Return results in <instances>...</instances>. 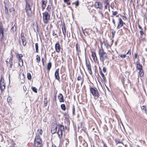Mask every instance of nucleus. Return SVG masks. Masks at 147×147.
I'll return each mask as SVG.
<instances>
[{
    "label": "nucleus",
    "mask_w": 147,
    "mask_h": 147,
    "mask_svg": "<svg viewBox=\"0 0 147 147\" xmlns=\"http://www.w3.org/2000/svg\"><path fill=\"white\" fill-rule=\"evenodd\" d=\"M105 13L106 14H107V15H109V13H108V12L107 11H106V12H105Z\"/></svg>",
    "instance_id": "obj_64"
},
{
    "label": "nucleus",
    "mask_w": 147,
    "mask_h": 147,
    "mask_svg": "<svg viewBox=\"0 0 147 147\" xmlns=\"http://www.w3.org/2000/svg\"><path fill=\"white\" fill-rule=\"evenodd\" d=\"M15 26V25L14 26H13L12 28H11V32L12 33H13L14 32V26Z\"/></svg>",
    "instance_id": "obj_43"
},
{
    "label": "nucleus",
    "mask_w": 147,
    "mask_h": 147,
    "mask_svg": "<svg viewBox=\"0 0 147 147\" xmlns=\"http://www.w3.org/2000/svg\"><path fill=\"white\" fill-rule=\"evenodd\" d=\"M4 79L1 78L0 81V88L1 92H2L5 88V84L4 83Z\"/></svg>",
    "instance_id": "obj_7"
},
{
    "label": "nucleus",
    "mask_w": 147,
    "mask_h": 147,
    "mask_svg": "<svg viewBox=\"0 0 147 147\" xmlns=\"http://www.w3.org/2000/svg\"><path fill=\"white\" fill-rule=\"evenodd\" d=\"M32 90L35 93H37V89L35 87H32Z\"/></svg>",
    "instance_id": "obj_37"
},
{
    "label": "nucleus",
    "mask_w": 147,
    "mask_h": 147,
    "mask_svg": "<svg viewBox=\"0 0 147 147\" xmlns=\"http://www.w3.org/2000/svg\"><path fill=\"white\" fill-rule=\"evenodd\" d=\"M21 38L22 42V44L24 46H25L26 43V38L24 36V34L22 33L21 34Z\"/></svg>",
    "instance_id": "obj_10"
},
{
    "label": "nucleus",
    "mask_w": 147,
    "mask_h": 147,
    "mask_svg": "<svg viewBox=\"0 0 147 147\" xmlns=\"http://www.w3.org/2000/svg\"><path fill=\"white\" fill-rule=\"evenodd\" d=\"M43 20L45 24L48 23L50 18V15L48 12L46 11L42 13Z\"/></svg>",
    "instance_id": "obj_5"
},
{
    "label": "nucleus",
    "mask_w": 147,
    "mask_h": 147,
    "mask_svg": "<svg viewBox=\"0 0 147 147\" xmlns=\"http://www.w3.org/2000/svg\"><path fill=\"white\" fill-rule=\"evenodd\" d=\"M53 36H55V37H58L57 35V34L56 33H55V31L54 30H53Z\"/></svg>",
    "instance_id": "obj_42"
},
{
    "label": "nucleus",
    "mask_w": 147,
    "mask_h": 147,
    "mask_svg": "<svg viewBox=\"0 0 147 147\" xmlns=\"http://www.w3.org/2000/svg\"><path fill=\"white\" fill-rule=\"evenodd\" d=\"M55 49L56 51L58 52L59 53L61 47L60 46V45L59 44V42H57L55 45Z\"/></svg>",
    "instance_id": "obj_14"
},
{
    "label": "nucleus",
    "mask_w": 147,
    "mask_h": 147,
    "mask_svg": "<svg viewBox=\"0 0 147 147\" xmlns=\"http://www.w3.org/2000/svg\"><path fill=\"white\" fill-rule=\"evenodd\" d=\"M140 33L141 35H142L144 34V32L143 31L141 30L140 31Z\"/></svg>",
    "instance_id": "obj_53"
},
{
    "label": "nucleus",
    "mask_w": 147,
    "mask_h": 147,
    "mask_svg": "<svg viewBox=\"0 0 147 147\" xmlns=\"http://www.w3.org/2000/svg\"><path fill=\"white\" fill-rule=\"evenodd\" d=\"M100 14L101 16V18L102 19L103 18V15L102 13V12L101 11H99L98 12Z\"/></svg>",
    "instance_id": "obj_41"
},
{
    "label": "nucleus",
    "mask_w": 147,
    "mask_h": 147,
    "mask_svg": "<svg viewBox=\"0 0 147 147\" xmlns=\"http://www.w3.org/2000/svg\"><path fill=\"white\" fill-rule=\"evenodd\" d=\"M134 55H135V58H136L137 57V54L136 53H135Z\"/></svg>",
    "instance_id": "obj_59"
},
{
    "label": "nucleus",
    "mask_w": 147,
    "mask_h": 147,
    "mask_svg": "<svg viewBox=\"0 0 147 147\" xmlns=\"http://www.w3.org/2000/svg\"><path fill=\"white\" fill-rule=\"evenodd\" d=\"M115 31L114 30H112V36L113 37H114V36H115Z\"/></svg>",
    "instance_id": "obj_38"
},
{
    "label": "nucleus",
    "mask_w": 147,
    "mask_h": 147,
    "mask_svg": "<svg viewBox=\"0 0 147 147\" xmlns=\"http://www.w3.org/2000/svg\"><path fill=\"white\" fill-rule=\"evenodd\" d=\"M82 32L84 34H85V32L84 31V30L83 29L82 27Z\"/></svg>",
    "instance_id": "obj_57"
},
{
    "label": "nucleus",
    "mask_w": 147,
    "mask_h": 147,
    "mask_svg": "<svg viewBox=\"0 0 147 147\" xmlns=\"http://www.w3.org/2000/svg\"><path fill=\"white\" fill-rule=\"evenodd\" d=\"M38 43H36L35 44V49H36V52L38 53Z\"/></svg>",
    "instance_id": "obj_33"
},
{
    "label": "nucleus",
    "mask_w": 147,
    "mask_h": 147,
    "mask_svg": "<svg viewBox=\"0 0 147 147\" xmlns=\"http://www.w3.org/2000/svg\"><path fill=\"white\" fill-rule=\"evenodd\" d=\"M98 54L100 60L103 62L106 59L107 57V53L104 51L102 49V50H99Z\"/></svg>",
    "instance_id": "obj_3"
},
{
    "label": "nucleus",
    "mask_w": 147,
    "mask_h": 147,
    "mask_svg": "<svg viewBox=\"0 0 147 147\" xmlns=\"http://www.w3.org/2000/svg\"><path fill=\"white\" fill-rule=\"evenodd\" d=\"M27 77L28 80H30L32 78V76L31 74L30 73H28L27 74Z\"/></svg>",
    "instance_id": "obj_34"
},
{
    "label": "nucleus",
    "mask_w": 147,
    "mask_h": 147,
    "mask_svg": "<svg viewBox=\"0 0 147 147\" xmlns=\"http://www.w3.org/2000/svg\"><path fill=\"white\" fill-rule=\"evenodd\" d=\"M36 62L37 63H39L40 62V57L38 55H37L36 56Z\"/></svg>",
    "instance_id": "obj_30"
},
{
    "label": "nucleus",
    "mask_w": 147,
    "mask_h": 147,
    "mask_svg": "<svg viewBox=\"0 0 147 147\" xmlns=\"http://www.w3.org/2000/svg\"><path fill=\"white\" fill-rule=\"evenodd\" d=\"M92 55L94 61L95 62H96L97 60V58L95 53H92Z\"/></svg>",
    "instance_id": "obj_20"
},
{
    "label": "nucleus",
    "mask_w": 147,
    "mask_h": 147,
    "mask_svg": "<svg viewBox=\"0 0 147 147\" xmlns=\"http://www.w3.org/2000/svg\"><path fill=\"white\" fill-rule=\"evenodd\" d=\"M7 100L8 101V100H9V101L10 100H11V97L10 96H9L7 98Z\"/></svg>",
    "instance_id": "obj_54"
},
{
    "label": "nucleus",
    "mask_w": 147,
    "mask_h": 147,
    "mask_svg": "<svg viewBox=\"0 0 147 147\" xmlns=\"http://www.w3.org/2000/svg\"><path fill=\"white\" fill-rule=\"evenodd\" d=\"M73 4H75L76 7L78 6L79 5V1L78 0H77Z\"/></svg>",
    "instance_id": "obj_35"
},
{
    "label": "nucleus",
    "mask_w": 147,
    "mask_h": 147,
    "mask_svg": "<svg viewBox=\"0 0 147 147\" xmlns=\"http://www.w3.org/2000/svg\"><path fill=\"white\" fill-rule=\"evenodd\" d=\"M105 13L106 14H107V15H109V13H108V12L107 11H106V12H105Z\"/></svg>",
    "instance_id": "obj_63"
},
{
    "label": "nucleus",
    "mask_w": 147,
    "mask_h": 147,
    "mask_svg": "<svg viewBox=\"0 0 147 147\" xmlns=\"http://www.w3.org/2000/svg\"><path fill=\"white\" fill-rule=\"evenodd\" d=\"M42 132L41 129L37 130L34 142L35 147H42V141L39 135H41Z\"/></svg>",
    "instance_id": "obj_1"
},
{
    "label": "nucleus",
    "mask_w": 147,
    "mask_h": 147,
    "mask_svg": "<svg viewBox=\"0 0 147 147\" xmlns=\"http://www.w3.org/2000/svg\"><path fill=\"white\" fill-rule=\"evenodd\" d=\"M82 79V77L80 76H78L77 78V80H81Z\"/></svg>",
    "instance_id": "obj_47"
},
{
    "label": "nucleus",
    "mask_w": 147,
    "mask_h": 147,
    "mask_svg": "<svg viewBox=\"0 0 147 147\" xmlns=\"http://www.w3.org/2000/svg\"><path fill=\"white\" fill-rule=\"evenodd\" d=\"M102 70L105 73L106 72V69L105 67H103L102 68Z\"/></svg>",
    "instance_id": "obj_49"
},
{
    "label": "nucleus",
    "mask_w": 147,
    "mask_h": 147,
    "mask_svg": "<svg viewBox=\"0 0 147 147\" xmlns=\"http://www.w3.org/2000/svg\"><path fill=\"white\" fill-rule=\"evenodd\" d=\"M19 64L20 67H22L23 65V60L21 59H19Z\"/></svg>",
    "instance_id": "obj_25"
},
{
    "label": "nucleus",
    "mask_w": 147,
    "mask_h": 147,
    "mask_svg": "<svg viewBox=\"0 0 147 147\" xmlns=\"http://www.w3.org/2000/svg\"><path fill=\"white\" fill-rule=\"evenodd\" d=\"M46 9L49 12H50L51 10V5H48Z\"/></svg>",
    "instance_id": "obj_32"
},
{
    "label": "nucleus",
    "mask_w": 147,
    "mask_h": 147,
    "mask_svg": "<svg viewBox=\"0 0 147 147\" xmlns=\"http://www.w3.org/2000/svg\"><path fill=\"white\" fill-rule=\"evenodd\" d=\"M23 89L25 91L26 90V88L25 86H23Z\"/></svg>",
    "instance_id": "obj_56"
},
{
    "label": "nucleus",
    "mask_w": 147,
    "mask_h": 147,
    "mask_svg": "<svg viewBox=\"0 0 147 147\" xmlns=\"http://www.w3.org/2000/svg\"><path fill=\"white\" fill-rule=\"evenodd\" d=\"M120 57H121L122 58H124L125 57L126 55L125 54L122 55L121 54L119 55Z\"/></svg>",
    "instance_id": "obj_39"
},
{
    "label": "nucleus",
    "mask_w": 147,
    "mask_h": 147,
    "mask_svg": "<svg viewBox=\"0 0 147 147\" xmlns=\"http://www.w3.org/2000/svg\"><path fill=\"white\" fill-rule=\"evenodd\" d=\"M85 61L86 65V66L91 65L89 60H87L86 57L85 59Z\"/></svg>",
    "instance_id": "obj_31"
},
{
    "label": "nucleus",
    "mask_w": 147,
    "mask_h": 147,
    "mask_svg": "<svg viewBox=\"0 0 147 147\" xmlns=\"http://www.w3.org/2000/svg\"><path fill=\"white\" fill-rule=\"evenodd\" d=\"M129 54V55H130L131 54V50L130 49H129L127 53H126V54L127 55L128 54Z\"/></svg>",
    "instance_id": "obj_46"
},
{
    "label": "nucleus",
    "mask_w": 147,
    "mask_h": 147,
    "mask_svg": "<svg viewBox=\"0 0 147 147\" xmlns=\"http://www.w3.org/2000/svg\"><path fill=\"white\" fill-rule=\"evenodd\" d=\"M47 2V0H42V10H43L46 6V4Z\"/></svg>",
    "instance_id": "obj_13"
},
{
    "label": "nucleus",
    "mask_w": 147,
    "mask_h": 147,
    "mask_svg": "<svg viewBox=\"0 0 147 147\" xmlns=\"http://www.w3.org/2000/svg\"><path fill=\"white\" fill-rule=\"evenodd\" d=\"M116 143H117V144H118V143H121V141H119V140H117L116 141Z\"/></svg>",
    "instance_id": "obj_52"
},
{
    "label": "nucleus",
    "mask_w": 147,
    "mask_h": 147,
    "mask_svg": "<svg viewBox=\"0 0 147 147\" xmlns=\"http://www.w3.org/2000/svg\"><path fill=\"white\" fill-rule=\"evenodd\" d=\"M52 64L51 62H49L47 64V70L48 72L49 71L51 67Z\"/></svg>",
    "instance_id": "obj_24"
},
{
    "label": "nucleus",
    "mask_w": 147,
    "mask_h": 147,
    "mask_svg": "<svg viewBox=\"0 0 147 147\" xmlns=\"http://www.w3.org/2000/svg\"><path fill=\"white\" fill-rule=\"evenodd\" d=\"M141 108L143 111L144 112L146 113V106H143L141 107Z\"/></svg>",
    "instance_id": "obj_28"
},
{
    "label": "nucleus",
    "mask_w": 147,
    "mask_h": 147,
    "mask_svg": "<svg viewBox=\"0 0 147 147\" xmlns=\"http://www.w3.org/2000/svg\"><path fill=\"white\" fill-rule=\"evenodd\" d=\"M90 91L95 99H96L99 97V93L96 88L90 87Z\"/></svg>",
    "instance_id": "obj_4"
},
{
    "label": "nucleus",
    "mask_w": 147,
    "mask_h": 147,
    "mask_svg": "<svg viewBox=\"0 0 147 147\" xmlns=\"http://www.w3.org/2000/svg\"><path fill=\"white\" fill-rule=\"evenodd\" d=\"M70 0H64V2L65 3H67L68 1H69Z\"/></svg>",
    "instance_id": "obj_58"
},
{
    "label": "nucleus",
    "mask_w": 147,
    "mask_h": 147,
    "mask_svg": "<svg viewBox=\"0 0 147 147\" xmlns=\"http://www.w3.org/2000/svg\"><path fill=\"white\" fill-rule=\"evenodd\" d=\"M57 129V127H52L51 130V132L53 134H54L56 131Z\"/></svg>",
    "instance_id": "obj_23"
},
{
    "label": "nucleus",
    "mask_w": 147,
    "mask_h": 147,
    "mask_svg": "<svg viewBox=\"0 0 147 147\" xmlns=\"http://www.w3.org/2000/svg\"><path fill=\"white\" fill-rule=\"evenodd\" d=\"M44 106L46 107L48 103V100L47 98H45L43 101Z\"/></svg>",
    "instance_id": "obj_27"
},
{
    "label": "nucleus",
    "mask_w": 147,
    "mask_h": 147,
    "mask_svg": "<svg viewBox=\"0 0 147 147\" xmlns=\"http://www.w3.org/2000/svg\"><path fill=\"white\" fill-rule=\"evenodd\" d=\"M104 147H107L106 144H104Z\"/></svg>",
    "instance_id": "obj_62"
},
{
    "label": "nucleus",
    "mask_w": 147,
    "mask_h": 147,
    "mask_svg": "<svg viewBox=\"0 0 147 147\" xmlns=\"http://www.w3.org/2000/svg\"><path fill=\"white\" fill-rule=\"evenodd\" d=\"M112 15L113 16H116L117 14V12L116 11H112Z\"/></svg>",
    "instance_id": "obj_40"
},
{
    "label": "nucleus",
    "mask_w": 147,
    "mask_h": 147,
    "mask_svg": "<svg viewBox=\"0 0 147 147\" xmlns=\"http://www.w3.org/2000/svg\"><path fill=\"white\" fill-rule=\"evenodd\" d=\"M9 64H10L9 67L10 68H11L12 67V66L13 65V62L11 61V62H9Z\"/></svg>",
    "instance_id": "obj_45"
},
{
    "label": "nucleus",
    "mask_w": 147,
    "mask_h": 147,
    "mask_svg": "<svg viewBox=\"0 0 147 147\" xmlns=\"http://www.w3.org/2000/svg\"><path fill=\"white\" fill-rule=\"evenodd\" d=\"M136 67L138 70H141V69H143L142 65L140 64L138 61H137L136 62Z\"/></svg>",
    "instance_id": "obj_16"
},
{
    "label": "nucleus",
    "mask_w": 147,
    "mask_h": 147,
    "mask_svg": "<svg viewBox=\"0 0 147 147\" xmlns=\"http://www.w3.org/2000/svg\"><path fill=\"white\" fill-rule=\"evenodd\" d=\"M112 22H113V23L115 25V22L114 20V19L113 18L112 19Z\"/></svg>",
    "instance_id": "obj_55"
},
{
    "label": "nucleus",
    "mask_w": 147,
    "mask_h": 147,
    "mask_svg": "<svg viewBox=\"0 0 147 147\" xmlns=\"http://www.w3.org/2000/svg\"><path fill=\"white\" fill-rule=\"evenodd\" d=\"M64 127L63 125H59L58 127V130L57 132L58 137L60 140H61L63 137L62 132L64 131Z\"/></svg>",
    "instance_id": "obj_6"
},
{
    "label": "nucleus",
    "mask_w": 147,
    "mask_h": 147,
    "mask_svg": "<svg viewBox=\"0 0 147 147\" xmlns=\"http://www.w3.org/2000/svg\"><path fill=\"white\" fill-rule=\"evenodd\" d=\"M61 109L63 111H65L66 110L65 105L64 104H62L61 105Z\"/></svg>",
    "instance_id": "obj_29"
},
{
    "label": "nucleus",
    "mask_w": 147,
    "mask_h": 147,
    "mask_svg": "<svg viewBox=\"0 0 147 147\" xmlns=\"http://www.w3.org/2000/svg\"><path fill=\"white\" fill-rule=\"evenodd\" d=\"M4 28L2 26H0V42L2 41V40L3 37Z\"/></svg>",
    "instance_id": "obj_9"
},
{
    "label": "nucleus",
    "mask_w": 147,
    "mask_h": 147,
    "mask_svg": "<svg viewBox=\"0 0 147 147\" xmlns=\"http://www.w3.org/2000/svg\"><path fill=\"white\" fill-rule=\"evenodd\" d=\"M105 5V9H107L108 8V10L110 11V9H109V2L107 1H106L104 3Z\"/></svg>",
    "instance_id": "obj_18"
},
{
    "label": "nucleus",
    "mask_w": 147,
    "mask_h": 147,
    "mask_svg": "<svg viewBox=\"0 0 147 147\" xmlns=\"http://www.w3.org/2000/svg\"><path fill=\"white\" fill-rule=\"evenodd\" d=\"M94 6L96 8L101 9L102 8V4L99 2H96L94 4Z\"/></svg>",
    "instance_id": "obj_12"
},
{
    "label": "nucleus",
    "mask_w": 147,
    "mask_h": 147,
    "mask_svg": "<svg viewBox=\"0 0 147 147\" xmlns=\"http://www.w3.org/2000/svg\"><path fill=\"white\" fill-rule=\"evenodd\" d=\"M59 69H58L56 70L55 73V76L56 79L59 81L60 77L59 76Z\"/></svg>",
    "instance_id": "obj_11"
},
{
    "label": "nucleus",
    "mask_w": 147,
    "mask_h": 147,
    "mask_svg": "<svg viewBox=\"0 0 147 147\" xmlns=\"http://www.w3.org/2000/svg\"><path fill=\"white\" fill-rule=\"evenodd\" d=\"M62 32L63 34L64 35V37L65 38L66 36V30L65 28V26H63L62 27Z\"/></svg>",
    "instance_id": "obj_21"
},
{
    "label": "nucleus",
    "mask_w": 147,
    "mask_h": 147,
    "mask_svg": "<svg viewBox=\"0 0 147 147\" xmlns=\"http://www.w3.org/2000/svg\"><path fill=\"white\" fill-rule=\"evenodd\" d=\"M76 50L77 52V54L78 55H79V53L81 52L80 47L78 43L76 45Z\"/></svg>",
    "instance_id": "obj_17"
},
{
    "label": "nucleus",
    "mask_w": 147,
    "mask_h": 147,
    "mask_svg": "<svg viewBox=\"0 0 147 147\" xmlns=\"http://www.w3.org/2000/svg\"><path fill=\"white\" fill-rule=\"evenodd\" d=\"M23 57V55H22L21 54H19L18 55V59H21V57Z\"/></svg>",
    "instance_id": "obj_51"
},
{
    "label": "nucleus",
    "mask_w": 147,
    "mask_h": 147,
    "mask_svg": "<svg viewBox=\"0 0 147 147\" xmlns=\"http://www.w3.org/2000/svg\"><path fill=\"white\" fill-rule=\"evenodd\" d=\"M25 9L26 11L27 15L29 17H31L32 15V12L29 2L27 0H25Z\"/></svg>",
    "instance_id": "obj_2"
},
{
    "label": "nucleus",
    "mask_w": 147,
    "mask_h": 147,
    "mask_svg": "<svg viewBox=\"0 0 147 147\" xmlns=\"http://www.w3.org/2000/svg\"><path fill=\"white\" fill-rule=\"evenodd\" d=\"M58 97L60 102H63L64 100L63 98V95L60 93L58 96Z\"/></svg>",
    "instance_id": "obj_15"
},
{
    "label": "nucleus",
    "mask_w": 147,
    "mask_h": 147,
    "mask_svg": "<svg viewBox=\"0 0 147 147\" xmlns=\"http://www.w3.org/2000/svg\"><path fill=\"white\" fill-rule=\"evenodd\" d=\"M118 20L119 22L118 23L117 26V29H119L123 26V24H125V23L123 22L121 18H119Z\"/></svg>",
    "instance_id": "obj_8"
},
{
    "label": "nucleus",
    "mask_w": 147,
    "mask_h": 147,
    "mask_svg": "<svg viewBox=\"0 0 147 147\" xmlns=\"http://www.w3.org/2000/svg\"><path fill=\"white\" fill-rule=\"evenodd\" d=\"M5 13L6 14H8V9H5Z\"/></svg>",
    "instance_id": "obj_50"
},
{
    "label": "nucleus",
    "mask_w": 147,
    "mask_h": 147,
    "mask_svg": "<svg viewBox=\"0 0 147 147\" xmlns=\"http://www.w3.org/2000/svg\"><path fill=\"white\" fill-rule=\"evenodd\" d=\"M104 45L108 49L110 47V46L107 43H104Z\"/></svg>",
    "instance_id": "obj_44"
},
{
    "label": "nucleus",
    "mask_w": 147,
    "mask_h": 147,
    "mask_svg": "<svg viewBox=\"0 0 147 147\" xmlns=\"http://www.w3.org/2000/svg\"><path fill=\"white\" fill-rule=\"evenodd\" d=\"M66 3H67V5H70L71 4V3L70 2H67Z\"/></svg>",
    "instance_id": "obj_61"
},
{
    "label": "nucleus",
    "mask_w": 147,
    "mask_h": 147,
    "mask_svg": "<svg viewBox=\"0 0 147 147\" xmlns=\"http://www.w3.org/2000/svg\"><path fill=\"white\" fill-rule=\"evenodd\" d=\"M72 114L73 115L75 114V107L74 105H73L72 107Z\"/></svg>",
    "instance_id": "obj_36"
},
{
    "label": "nucleus",
    "mask_w": 147,
    "mask_h": 147,
    "mask_svg": "<svg viewBox=\"0 0 147 147\" xmlns=\"http://www.w3.org/2000/svg\"><path fill=\"white\" fill-rule=\"evenodd\" d=\"M139 75L140 77H142L144 75V71L143 69H141V70H139Z\"/></svg>",
    "instance_id": "obj_26"
},
{
    "label": "nucleus",
    "mask_w": 147,
    "mask_h": 147,
    "mask_svg": "<svg viewBox=\"0 0 147 147\" xmlns=\"http://www.w3.org/2000/svg\"><path fill=\"white\" fill-rule=\"evenodd\" d=\"M12 59H13V56L12 55L11 57H10L9 59V62L12 61Z\"/></svg>",
    "instance_id": "obj_48"
},
{
    "label": "nucleus",
    "mask_w": 147,
    "mask_h": 147,
    "mask_svg": "<svg viewBox=\"0 0 147 147\" xmlns=\"http://www.w3.org/2000/svg\"><path fill=\"white\" fill-rule=\"evenodd\" d=\"M42 62H44V58L43 57L42 59Z\"/></svg>",
    "instance_id": "obj_60"
},
{
    "label": "nucleus",
    "mask_w": 147,
    "mask_h": 147,
    "mask_svg": "<svg viewBox=\"0 0 147 147\" xmlns=\"http://www.w3.org/2000/svg\"><path fill=\"white\" fill-rule=\"evenodd\" d=\"M86 67L89 74L90 75H92V71L91 70V65L87 66H86Z\"/></svg>",
    "instance_id": "obj_22"
},
{
    "label": "nucleus",
    "mask_w": 147,
    "mask_h": 147,
    "mask_svg": "<svg viewBox=\"0 0 147 147\" xmlns=\"http://www.w3.org/2000/svg\"><path fill=\"white\" fill-rule=\"evenodd\" d=\"M99 71L100 74L101 75V77L102 78L103 80L104 81H105V80L106 79L104 75L102 73L101 69L100 67H99Z\"/></svg>",
    "instance_id": "obj_19"
}]
</instances>
